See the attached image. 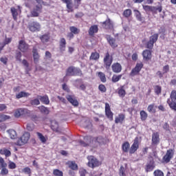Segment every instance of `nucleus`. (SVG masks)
<instances>
[{
  "instance_id": "1",
  "label": "nucleus",
  "mask_w": 176,
  "mask_h": 176,
  "mask_svg": "<svg viewBox=\"0 0 176 176\" xmlns=\"http://www.w3.org/2000/svg\"><path fill=\"white\" fill-rule=\"evenodd\" d=\"M82 75V71L74 66L67 68L66 72V76H78Z\"/></svg>"
},
{
  "instance_id": "2",
  "label": "nucleus",
  "mask_w": 176,
  "mask_h": 176,
  "mask_svg": "<svg viewBox=\"0 0 176 176\" xmlns=\"http://www.w3.org/2000/svg\"><path fill=\"white\" fill-rule=\"evenodd\" d=\"M30 140V133L26 132L17 140L16 145L21 146L27 144Z\"/></svg>"
},
{
  "instance_id": "3",
  "label": "nucleus",
  "mask_w": 176,
  "mask_h": 176,
  "mask_svg": "<svg viewBox=\"0 0 176 176\" xmlns=\"http://www.w3.org/2000/svg\"><path fill=\"white\" fill-rule=\"evenodd\" d=\"M42 5H36L30 12L32 17H39V14L42 13Z\"/></svg>"
},
{
  "instance_id": "4",
  "label": "nucleus",
  "mask_w": 176,
  "mask_h": 176,
  "mask_svg": "<svg viewBox=\"0 0 176 176\" xmlns=\"http://www.w3.org/2000/svg\"><path fill=\"white\" fill-rule=\"evenodd\" d=\"M103 61L106 69H109L111 68V65H112L113 58L112 56H110L109 53L107 52L104 58Z\"/></svg>"
},
{
  "instance_id": "5",
  "label": "nucleus",
  "mask_w": 176,
  "mask_h": 176,
  "mask_svg": "<svg viewBox=\"0 0 176 176\" xmlns=\"http://www.w3.org/2000/svg\"><path fill=\"white\" fill-rule=\"evenodd\" d=\"M88 166L91 168H94V167H98L100 166V161L97 160L94 156L88 157Z\"/></svg>"
},
{
  "instance_id": "6",
  "label": "nucleus",
  "mask_w": 176,
  "mask_h": 176,
  "mask_svg": "<svg viewBox=\"0 0 176 176\" xmlns=\"http://www.w3.org/2000/svg\"><path fill=\"white\" fill-rule=\"evenodd\" d=\"M28 28L32 32H36V31H41V24L36 21L30 22L28 24Z\"/></svg>"
},
{
  "instance_id": "7",
  "label": "nucleus",
  "mask_w": 176,
  "mask_h": 176,
  "mask_svg": "<svg viewBox=\"0 0 176 176\" xmlns=\"http://www.w3.org/2000/svg\"><path fill=\"white\" fill-rule=\"evenodd\" d=\"M18 49L22 52V53H27V52H28V49H30V45L24 41L21 40L19 42Z\"/></svg>"
},
{
  "instance_id": "8",
  "label": "nucleus",
  "mask_w": 176,
  "mask_h": 176,
  "mask_svg": "<svg viewBox=\"0 0 176 176\" xmlns=\"http://www.w3.org/2000/svg\"><path fill=\"white\" fill-rule=\"evenodd\" d=\"M91 141H94V138L91 136L84 137V141L80 140L79 144L81 146H89L91 144Z\"/></svg>"
},
{
  "instance_id": "9",
  "label": "nucleus",
  "mask_w": 176,
  "mask_h": 176,
  "mask_svg": "<svg viewBox=\"0 0 176 176\" xmlns=\"http://www.w3.org/2000/svg\"><path fill=\"white\" fill-rule=\"evenodd\" d=\"M139 146H140V142L138 141V138H135L134 140L133 144L130 148L129 153H131V155H132V153H135Z\"/></svg>"
},
{
  "instance_id": "10",
  "label": "nucleus",
  "mask_w": 176,
  "mask_h": 176,
  "mask_svg": "<svg viewBox=\"0 0 176 176\" xmlns=\"http://www.w3.org/2000/svg\"><path fill=\"white\" fill-rule=\"evenodd\" d=\"M173 156H174V150L169 149L166 151V155L164 156V160L166 163H169L170 160L173 159Z\"/></svg>"
},
{
  "instance_id": "11",
  "label": "nucleus",
  "mask_w": 176,
  "mask_h": 176,
  "mask_svg": "<svg viewBox=\"0 0 176 176\" xmlns=\"http://www.w3.org/2000/svg\"><path fill=\"white\" fill-rule=\"evenodd\" d=\"M155 161L153 159L150 160V161L146 164L145 171L146 173H149L151 171H153V168L155 167Z\"/></svg>"
},
{
  "instance_id": "12",
  "label": "nucleus",
  "mask_w": 176,
  "mask_h": 176,
  "mask_svg": "<svg viewBox=\"0 0 176 176\" xmlns=\"http://www.w3.org/2000/svg\"><path fill=\"white\" fill-rule=\"evenodd\" d=\"M105 113L109 120H113V113L111 111V107L108 103L105 104Z\"/></svg>"
},
{
  "instance_id": "13",
  "label": "nucleus",
  "mask_w": 176,
  "mask_h": 176,
  "mask_svg": "<svg viewBox=\"0 0 176 176\" xmlns=\"http://www.w3.org/2000/svg\"><path fill=\"white\" fill-rule=\"evenodd\" d=\"M102 26L105 30H113V23L111 21V19L108 18L105 21L102 23Z\"/></svg>"
},
{
  "instance_id": "14",
  "label": "nucleus",
  "mask_w": 176,
  "mask_h": 176,
  "mask_svg": "<svg viewBox=\"0 0 176 176\" xmlns=\"http://www.w3.org/2000/svg\"><path fill=\"white\" fill-rule=\"evenodd\" d=\"M111 69L115 74H119L122 72V65L119 63H113L111 65Z\"/></svg>"
},
{
  "instance_id": "15",
  "label": "nucleus",
  "mask_w": 176,
  "mask_h": 176,
  "mask_svg": "<svg viewBox=\"0 0 176 176\" xmlns=\"http://www.w3.org/2000/svg\"><path fill=\"white\" fill-rule=\"evenodd\" d=\"M106 39H107V42H109L111 47L113 48L118 47V45L116 44V40L113 38V37H111V36L107 35Z\"/></svg>"
},
{
  "instance_id": "16",
  "label": "nucleus",
  "mask_w": 176,
  "mask_h": 176,
  "mask_svg": "<svg viewBox=\"0 0 176 176\" xmlns=\"http://www.w3.org/2000/svg\"><path fill=\"white\" fill-rule=\"evenodd\" d=\"M37 98L40 100L41 102L45 104V105H49V104H50V100H49V96H47V95H45L43 96H38Z\"/></svg>"
},
{
  "instance_id": "17",
  "label": "nucleus",
  "mask_w": 176,
  "mask_h": 176,
  "mask_svg": "<svg viewBox=\"0 0 176 176\" xmlns=\"http://www.w3.org/2000/svg\"><path fill=\"white\" fill-rule=\"evenodd\" d=\"M94 142H95L96 145H101L102 144H105V142H107V140L102 138V136H98L94 138Z\"/></svg>"
},
{
  "instance_id": "18",
  "label": "nucleus",
  "mask_w": 176,
  "mask_h": 176,
  "mask_svg": "<svg viewBox=\"0 0 176 176\" xmlns=\"http://www.w3.org/2000/svg\"><path fill=\"white\" fill-rule=\"evenodd\" d=\"M66 98L71 104L74 105V107H78V105H79V102H78V100L74 98L72 96L68 95L66 96Z\"/></svg>"
},
{
  "instance_id": "19",
  "label": "nucleus",
  "mask_w": 176,
  "mask_h": 176,
  "mask_svg": "<svg viewBox=\"0 0 176 176\" xmlns=\"http://www.w3.org/2000/svg\"><path fill=\"white\" fill-rule=\"evenodd\" d=\"M159 133H154L152 135V144L153 145H157L159 142H160V138H159Z\"/></svg>"
},
{
  "instance_id": "20",
  "label": "nucleus",
  "mask_w": 176,
  "mask_h": 176,
  "mask_svg": "<svg viewBox=\"0 0 176 176\" xmlns=\"http://www.w3.org/2000/svg\"><path fill=\"white\" fill-rule=\"evenodd\" d=\"M142 56L144 60H151L152 58V52H151V50H146L143 51Z\"/></svg>"
},
{
  "instance_id": "21",
  "label": "nucleus",
  "mask_w": 176,
  "mask_h": 176,
  "mask_svg": "<svg viewBox=\"0 0 176 176\" xmlns=\"http://www.w3.org/2000/svg\"><path fill=\"white\" fill-rule=\"evenodd\" d=\"M98 32V26H97V25H94L90 27L89 30V34L91 36H93L94 34H97Z\"/></svg>"
},
{
  "instance_id": "22",
  "label": "nucleus",
  "mask_w": 176,
  "mask_h": 176,
  "mask_svg": "<svg viewBox=\"0 0 176 176\" xmlns=\"http://www.w3.org/2000/svg\"><path fill=\"white\" fill-rule=\"evenodd\" d=\"M51 129L53 131H56V133L60 132V129H58V122L56 120H53L51 122Z\"/></svg>"
},
{
  "instance_id": "23",
  "label": "nucleus",
  "mask_w": 176,
  "mask_h": 176,
  "mask_svg": "<svg viewBox=\"0 0 176 176\" xmlns=\"http://www.w3.org/2000/svg\"><path fill=\"white\" fill-rule=\"evenodd\" d=\"M33 58L35 64H38L39 61V54L38 51L35 49L33 50Z\"/></svg>"
},
{
  "instance_id": "24",
  "label": "nucleus",
  "mask_w": 176,
  "mask_h": 176,
  "mask_svg": "<svg viewBox=\"0 0 176 176\" xmlns=\"http://www.w3.org/2000/svg\"><path fill=\"white\" fill-rule=\"evenodd\" d=\"M41 113H44V115H49L50 111L49 109L45 106H40L38 107Z\"/></svg>"
},
{
  "instance_id": "25",
  "label": "nucleus",
  "mask_w": 176,
  "mask_h": 176,
  "mask_svg": "<svg viewBox=\"0 0 176 176\" xmlns=\"http://www.w3.org/2000/svg\"><path fill=\"white\" fill-rule=\"evenodd\" d=\"M8 133L11 140H16V138H17V133L16 132V131L13 129H10L8 131Z\"/></svg>"
},
{
  "instance_id": "26",
  "label": "nucleus",
  "mask_w": 176,
  "mask_h": 176,
  "mask_svg": "<svg viewBox=\"0 0 176 176\" xmlns=\"http://www.w3.org/2000/svg\"><path fill=\"white\" fill-rule=\"evenodd\" d=\"M59 45H60V50L62 51L65 50V46L67 45V41H65V38H60L59 41Z\"/></svg>"
},
{
  "instance_id": "27",
  "label": "nucleus",
  "mask_w": 176,
  "mask_h": 176,
  "mask_svg": "<svg viewBox=\"0 0 176 176\" xmlns=\"http://www.w3.org/2000/svg\"><path fill=\"white\" fill-rule=\"evenodd\" d=\"M167 104H168L170 108L172 109L173 111L176 112V101H172L170 99H168Z\"/></svg>"
},
{
  "instance_id": "28",
  "label": "nucleus",
  "mask_w": 176,
  "mask_h": 176,
  "mask_svg": "<svg viewBox=\"0 0 176 176\" xmlns=\"http://www.w3.org/2000/svg\"><path fill=\"white\" fill-rule=\"evenodd\" d=\"M30 94L29 93L25 92V91H21L19 94L16 95V98H23V97H29Z\"/></svg>"
},
{
  "instance_id": "29",
  "label": "nucleus",
  "mask_w": 176,
  "mask_h": 176,
  "mask_svg": "<svg viewBox=\"0 0 176 176\" xmlns=\"http://www.w3.org/2000/svg\"><path fill=\"white\" fill-rule=\"evenodd\" d=\"M24 114V109H18L14 113L15 118H20L21 115Z\"/></svg>"
},
{
  "instance_id": "30",
  "label": "nucleus",
  "mask_w": 176,
  "mask_h": 176,
  "mask_svg": "<svg viewBox=\"0 0 176 176\" xmlns=\"http://www.w3.org/2000/svg\"><path fill=\"white\" fill-rule=\"evenodd\" d=\"M124 120V116L123 114H120L117 118H116L115 123H122Z\"/></svg>"
},
{
  "instance_id": "31",
  "label": "nucleus",
  "mask_w": 176,
  "mask_h": 176,
  "mask_svg": "<svg viewBox=\"0 0 176 176\" xmlns=\"http://www.w3.org/2000/svg\"><path fill=\"white\" fill-rule=\"evenodd\" d=\"M129 149H130V143L129 142H125L122 144V151L125 153L129 152Z\"/></svg>"
},
{
  "instance_id": "32",
  "label": "nucleus",
  "mask_w": 176,
  "mask_h": 176,
  "mask_svg": "<svg viewBox=\"0 0 176 176\" xmlns=\"http://www.w3.org/2000/svg\"><path fill=\"white\" fill-rule=\"evenodd\" d=\"M118 94L119 96L121 97V98H123V97L126 96V91L124 90V86H122L120 89L118 90Z\"/></svg>"
},
{
  "instance_id": "33",
  "label": "nucleus",
  "mask_w": 176,
  "mask_h": 176,
  "mask_svg": "<svg viewBox=\"0 0 176 176\" xmlns=\"http://www.w3.org/2000/svg\"><path fill=\"white\" fill-rule=\"evenodd\" d=\"M159 38L158 34H154L153 35L150 36L149 41L150 42H153L154 43H156L157 42V39Z\"/></svg>"
},
{
  "instance_id": "34",
  "label": "nucleus",
  "mask_w": 176,
  "mask_h": 176,
  "mask_svg": "<svg viewBox=\"0 0 176 176\" xmlns=\"http://www.w3.org/2000/svg\"><path fill=\"white\" fill-rule=\"evenodd\" d=\"M68 165L72 170H78V164L75 162H69Z\"/></svg>"
},
{
  "instance_id": "35",
  "label": "nucleus",
  "mask_w": 176,
  "mask_h": 176,
  "mask_svg": "<svg viewBox=\"0 0 176 176\" xmlns=\"http://www.w3.org/2000/svg\"><path fill=\"white\" fill-rule=\"evenodd\" d=\"M121 79H122V74L118 76L113 75L111 78V80L113 83H116V82H119Z\"/></svg>"
},
{
  "instance_id": "36",
  "label": "nucleus",
  "mask_w": 176,
  "mask_h": 176,
  "mask_svg": "<svg viewBox=\"0 0 176 176\" xmlns=\"http://www.w3.org/2000/svg\"><path fill=\"white\" fill-rule=\"evenodd\" d=\"M98 76H99L101 82H102L103 83H105V82H107V78L105 77V74H104L101 72H99Z\"/></svg>"
},
{
  "instance_id": "37",
  "label": "nucleus",
  "mask_w": 176,
  "mask_h": 176,
  "mask_svg": "<svg viewBox=\"0 0 176 176\" xmlns=\"http://www.w3.org/2000/svg\"><path fill=\"white\" fill-rule=\"evenodd\" d=\"M100 58V54L98 52H92L90 56V60H98Z\"/></svg>"
},
{
  "instance_id": "38",
  "label": "nucleus",
  "mask_w": 176,
  "mask_h": 176,
  "mask_svg": "<svg viewBox=\"0 0 176 176\" xmlns=\"http://www.w3.org/2000/svg\"><path fill=\"white\" fill-rule=\"evenodd\" d=\"M36 135L38 136V138L43 142V144H45L46 142V138L43 136V135L39 132H36Z\"/></svg>"
},
{
  "instance_id": "39",
  "label": "nucleus",
  "mask_w": 176,
  "mask_h": 176,
  "mask_svg": "<svg viewBox=\"0 0 176 176\" xmlns=\"http://www.w3.org/2000/svg\"><path fill=\"white\" fill-rule=\"evenodd\" d=\"M135 16L138 21H142V16H141V12L137 10H134Z\"/></svg>"
},
{
  "instance_id": "40",
  "label": "nucleus",
  "mask_w": 176,
  "mask_h": 176,
  "mask_svg": "<svg viewBox=\"0 0 176 176\" xmlns=\"http://www.w3.org/2000/svg\"><path fill=\"white\" fill-rule=\"evenodd\" d=\"M11 13L12 14L14 20H17V10L14 8H11Z\"/></svg>"
},
{
  "instance_id": "41",
  "label": "nucleus",
  "mask_w": 176,
  "mask_h": 176,
  "mask_svg": "<svg viewBox=\"0 0 176 176\" xmlns=\"http://www.w3.org/2000/svg\"><path fill=\"white\" fill-rule=\"evenodd\" d=\"M140 116L142 120H146V118H148V113H146L145 111L142 110L140 111Z\"/></svg>"
},
{
  "instance_id": "42",
  "label": "nucleus",
  "mask_w": 176,
  "mask_h": 176,
  "mask_svg": "<svg viewBox=\"0 0 176 176\" xmlns=\"http://www.w3.org/2000/svg\"><path fill=\"white\" fill-rule=\"evenodd\" d=\"M147 111H148L150 113H155V112H156V110H155V104L148 105Z\"/></svg>"
},
{
  "instance_id": "43",
  "label": "nucleus",
  "mask_w": 176,
  "mask_h": 176,
  "mask_svg": "<svg viewBox=\"0 0 176 176\" xmlns=\"http://www.w3.org/2000/svg\"><path fill=\"white\" fill-rule=\"evenodd\" d=\"M8 119H10V116L5 114H0V122H5V120H8Z\"/></svg>"
},
{
  "instance_id": "44",
  "label": "nucleus",
  "mask_w": 176,
  "mask_h": 176,
  "mask_svg": "<svg viewBox=\"0 0 176 176\" xmlns=\"http://www.w3.org/2000/svg\"><path fill=\"white\" fill-rule=\"evenodd\" d=\"M170 98L171 101H176V90H173L170 92Z\"/></svg>"
},
{
  "instance_id": "45",
  "label": "nucleus",
  "mask_w": 176,
  "mask_h": 176,
  "mask_svg": "<svg viewBox=\"0 0 176 176\" xmlns=\"http://www.w3.org/2000/svg\"><path fill=\"white\" fill-rule=\"evenodd\" d=\"M131 10L127 9L124 11L123 16H124V17L129 18L130 16H131Z\"/></svg>"
},
{
  "instance_id": "46",
  "label": "nucleus",
  "mask_w": 176,
  "mask_h": 176,
  "mask_svg": "<svg viewBox=\"0 0 176 176\" xmlns=\"http://www.w3.org/2000/svg\"><path fill=\"white\" fill-rule=\"evenodd\" d=\"M0 153H1V155H5V156H6V157H9V156H10V155H12V153H10V151H9L8 149H5L3 151H1Z\"/></svg>"
},
{
  "instance_id": "47",
  "label": "nucleus",
  "mask_w": 176,
  "mask_h": 176,
  "mask_svg": "<svg viewBox=\"0 0 176 176\" xmlns=\"http://www.w3.org/2000/svg\"><path fill=\"white\" fill-rule=\"evenodd\" d=\"M126 168H124L123 166H121L120 168V172H119V175L120 176H126Z\"/></svg>"
},
{
  "instance_id": "48",
  "label": "nucleus",
  "mask_w": 176,
  "mask_h": 176,
  "mask_svg": "<svg viewBox=\"0 0 176 176\" xmlns=\"http://www.w3.org/2000/svg\"><path fill=\"white\" fill-rule=\"evenodd\" d=\"M49 35L47 34H43L41 37V40L42 41V42H43V43H46V42H49Z\"/></svg>"
},
{
  "instance_id": "49",
  "label": "nucleus",
  "mask_w": 176,
  "mask_h": 176,
  "mask_svg": "<svg viewBox=\"0 0 176 176\" xmlns=\"http://www.w3.org/2000/svg\"><path fill=\"white\" fill-rule=\"evenodd\" d=\"M154 176H164V173H163V171L157 169L155 170L153 173Z\"/></svg>"
},
{
  "instance_id": "50",
  "label": "nucleus",
  "mask_w": 176,
  "mask_h": 176,
  "mask_svg": "<svg viewBox=\"0 0 176 176\" xmlns=\"http://www.w3.org/2000/svg\"><path fill=\"white\" fill-rule=\"evenodd\" d=\"M53 174L55 176H63V171L58 169H54L53 171Z\"/></svg>"
},
{
  "instance_id": "51",
  "label": "nucleus",
  "mask_w": 176,
  "mask_h": 176,
  "mask_svg": "<svg viewBox=\"0 0 176 176\" xmlns=\"http://www.w3.org/2000/svg\"><path fill=\"white\" fill-rule=\"evenodd\" d=\"M39 100H40L39 98L32 100L30 101V104L32 105H39V104H41V102Z\"/></svg>"
},
{
  "instance_id": "52",
  "label": "nucleus",
  "mask_w": 176,
  "mask_h": 176,
  "mask_svg": "<svg viewBox=\"0 0 176 176\" xmlns=\"http://www.w3.org/2000/svg\"><path fill=\"white\" fill-rule=\"evenodd\" d=\"M143 67H144V64H142V63H137L136 66L135 67V69L138 70L139 72H140Z\"/></svg>"
},
{
  "instance_id": "53",
  "label": "nucleus",
  "mask_w": 176,
  "mask_h": 176,
  "mask_svg": "<svg viewBox=\"0 0 176 176\" xmlns=\"http://www.w3.org/2000/svg\"><path fill=\"white\" fill-rule=\"evenodd\" d=\"M69 30H70L71 32L73 34H79L78 30L75 26H71L69 28Z\"/></svg>"
},
{
  "instance_id": "54",
  "label": "nucleus",
  "mask_w": 176,
  "mask_h": 176,
  "mask_svg": "<svg viewBox=\"0 0 176 176\" xmlns=\"http://www.w3.org/2000/svg\"><path fill=\"white\" fill-rule=\"evenodd\" d=\"M34 128L35 126L32 123H28L26 126V129L28 131H32V130H34Z\"/></svg>"
},
{
  "instance_id": "55",
  "label": "nucleus",
  "mask_w": 176,
  "mask_h": 176,
  "mask_svg": "<svg viewBox=\"0 0 176 176\" xmlns=\"http://www.w3.org/2000/svg\"><path fill=\"white\" fill-rule=\"evenodd\" d=\"M155 92L157 95L160 94V93H162V87L160 86H159V85H156L155 87Z\"/></svg>"
},
{
  "instance_id": "56",
  "label": "nucleus",
  "mask_w": 176,
  "mask_h": 176,
  "mask_svg": "<svg viewBox=\"0 0 176 176\" xmlns=\"http://www.w3.org/2000/svg\"><path fill=\"white\" fill-rule=\"evenodd\" d=\"M153 45H155V43L148 41L147 42V43H146V47H147V49H150V50L153 49Z\"/></svg>"
},
{
  "instance_id": "57",
  "label": "nucleus",
  "mask_w": 176,
  "mask_h": 176,
  "mask_svg": "<svg viewBox=\"0 0 176 176\" xmlns=\"http://www.w3.org/2000/svg\"><path fill=\"white\" fill-rule=\"evenodd\" d=\"M0 165L1 166L3 167H7L8 166V164H6L5 162V160H3V158H2V157H0Z\"/></svg>"
},
{
  "instance_id": "58",
  "label": "nucleus",
  "mask_w": 176,
  "mask_h": 176,
  "mask_svg": "<svg viewBox=\"0 0 176 176\" xmlns=\"http://www.w3.org/2000/svg\"><path fill=\"white\" fill-rule=\"evenodd\" d=\"M9 173V170H8V168H6V167H3L1 171V175H8Z\"/></svg>"
},
{
  "instance_id": "59",
  "label": "nucleus",
  "mask_w": 176,
  "mask_h": 176,
  "mask_svg": "<svg viewBox=\"0 0 176 176\" xmlns=\"http://www.w3.org/2000/svg\"><path fill=\"white\" fill-rule=\"evenodd\" d=\"M140 74V72L136 70L135 68H133L131 72V76H135V75H138Z\"/></svg>"
},
{
  "instance_id": "60",
  "label": "nucleus",
  "mask_w": 176,
  "mask_h": 176,
  "mask_svg": "<svg viewBox=\"0 0 176 176\" xmlns=\"http://www.w3.org/2000/svg\"><path fill=\"white\" fill-rule=\"evenodd\" d=\"M98 89L102 93H105V91H107V87H105V85H100Z\"/></svg>"
},
{
  "instance_id": "61",
  "label": "nucleus",
  "mask_w": 176,
  "mask_h": 176,
  "mask_svg": "<svg viewBox=\"0 0 176 176\" xmlns=\"http://www.w3.org/2000/svg\"><path fill=\"white\" fill-rule=\"evenodd\" d=\"M22 56L23 55L21 54V52H16V56H15L16 60H17V61H21V56Z\"/></svg>"
},
{
  "instance_id": "62",
  "label": "nucleus",
  "mask_w": 176,
  "mask_h": 176,
  "mask_svg": "<svg viewBox=\"0 0 176 176\" xmlns=\"http://www.w3.org/2000/svg\"><path fill=\"white\" fill-rule=\"evenodd\" d=\"M16 164L13 162H10L9 164H8V168H10L11 170H13L14 168H16Z\"/></svg>"
},
{
  "instance_id": "63",
  "label": "nucleus",
  "mask_w": 176,
  "mask_h": 176,
  "mask_svg": "<svg viewBox=\"0 0 176 176\" xmlns=\"http://www.w3.org/2000/svg\"><path fill=\"white\" fill-rule=\"evenodd\" d=\"M79 173L80 176H86L87 174V171L84 168L80 169Z\"/></svg>"
},
{
  "instance_id": "64",
  "label": "nucleus",
  "mask_w": 176,
  "mask_h": 176,
  "mask_svg": "<svg viewBox=\"0 0 176 176\" xmlns=\"http://www.w3.org/2000/svg\"><path fill=\"white\" fill-rule=\"evenodd\" d=\"M169 69H170V67L168 66V65L164 66L163 67V74H167V72H168Z\"/></svg>"
}]
</instances>
